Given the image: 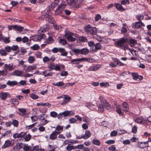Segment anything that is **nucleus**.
Returning <instances> with one entry per match:
<instances>
[{"label":"nucleus","mask_w":151,"mask_h":151,"mask_svg":"<svg viewBox=\"0 0 151 151\" xmlns=\"http://www.w3.org/2000/svg\"><path fill=\"white\" fill-rule=\"evenodd\" d=\"M84 30L87 34L94 35L96 34L97 30L95 27H92L91 25H88L84 28Z\"/></svg>","instance_id":"obj_1"},{"label":"nucleus","mask_w":151,"mask_h":151,"mask_svg":"<svg viewBox=\"0 0 151 151\" xmlns=\"http://www.w3.org/2000/svg\"><path fill=\"white\" fill-rule=\"evenodd\" d=\"M127 41L128 39L127 38H121L116 42V46L118 47H120L121 49L125 50L126 47H127V45H125V44Z\"/></svg>","instance_id":"obj_2"},{"label":"nucleus","mask_w":151,"mask_h":151,"mask_svg":"<svg viewBox=\"0 0 151 151\" xmlns=\"http://www.w3.org/2000/svg\"><path fill=\"white\" fill-rule=\"evenodd\" d=\"M66 6L64 3H62L58 5V8L55 11V14L58 15L62 13L64 9L65 8Z\"/></svg>","instance_id":"obj_3"},{"label":"nucleus","mask_w":151,"mask_h":151,"mask_svg":"<svg viewBox=\"0 0 151 151\" xmlns=\"http://www.w3.org/2000/svg\"><path fill=\"white\" fill-rule=\"evenodd\" d=\"M133 78L134 81H136L138 82H140L142 79L143 76H139L136 73H133Z\"/></svg>","instance_id":"obj_4"},{"label":"nucleus","mask_w":151,"mask_h":151,"mask_svg":"<svg viewBox=\"0 0 151 151\" xmlns=\"http://www.w3.org/2000/svg\"><path fill=\"white\" fill-rule=\"evenodd\" d=\"M25 134L26 133L25 132H21L19 133H16L13 134V137L14 139L23 137H24Z\"/></svg>","instance_id":"obj_5"},{"label":"nucleus","mask_w":151,"mask_h":151,"mask_svg":"<svg viewBox=\"0 0 151 151\" xmlns=\"http://www.w3.org/2000/svg\"><path fill=\"white\" fill-rule=\"evenodd\" d=\"M60 132L55 131L50 135L49 138L52 140L56 139L57 138V135L59 134Z\"/></svg>","instance_id":"obj_6"},{"label":"nucleus","mask_w":151,"mask_h":151,"mask_svg":"<svg viewBox=\"0 0 151 151\" xmlns=\"http://www.w3.org/2000/svg\"><path fill=\"white\" fill-rule=\"evenodd\" d=\"M79 0H67L68 4L70 6L76 7L78 5Z\"/></svg>","instance_id":"obj_7"},{"label":"nucleus","mask_w":151,"mask_h":151,"mask_svg":"<svg viewBox=\"0 0 151 151\" xmlns=\"http://www.w3.org/2000/svg\"><path fill=\"white\" fill-rule=\"evenodd\" d=\"M148 142H139L138 144V147L141 148H143L145 147H147L148 146Z\"/></svg>","instance_id":"obj_8"},{"label":"nucleus","mask_w":151,"mask_h":151,"mask_svg":"<svg viewBox=\"0 0 151 151\" xmlns=\"http://www.w3.org/2000/svg\"><path fill=\"white\" fill-rule=\"evenodd\" d=\"M141 26H145V24L141 21H139L136 22L134 25V28L136 29H139Z\"/></svg>","instance_id":"obj_9"},{"label":"nucleus","mask_w":151,"mask_h":151,"mask_svg":"<svg viewBox=\"0 0 151 151\" xmlns=\"http://www.w3.org/2000/svg\"><path fill=\"white\" fill-rule=\"evenodd\" d=\"M49 27V25L47 24H46L38 31V32L39 33H41L42 32H43L44 31H47L48 30Z\"/></svg>","instance_id":"obj_10"},{"label":"nucleus","mask_w":151,"mask_h":151,"mask_svg":"<svg viewBox=\"0 0 151 151\" xmlns=\"http://www.w3.org/2000/svg\"><path fill=\"white\" fill-rule=\"evenodd\" d=\"M18 84V82L15 81H9L7 82L6 83V84L7 85H9L11 87H13L14 86L17 85Z\"/></svg>","instance_id":"obj_11"},{"label":"nucleus","mask_w":151,"mask_h":151,"mask_svg":"<svg viewBox=\"0 0 151 151\" xmlns=\"http://www.w3.org/2000/svg\"><path fill=\"white\" fill-rule=\"evenodd\" d=\"M101 67V66L100 65H97L91 67L88 70H89L91 71H96L99 69Z\"/></svg>","instance_id":"obj_12"},{"label":"nucleus","mask_w":151,"mask_h":151,"mask_svg":"<svg viewBox=\"0 0 151 151\" xmlns=\"http://www.w3.org/2000/svg\"><path fill=\"white\" fill-rule=\"evenodd\" d=\"M36 66L35 65L28 66L26 68L25 71L26 72H30L32 70L36 69Z\"/></svg>","instance_id":"obj_13"},{"label":"nucleus","mask_w":151,"mask_h":151,"mask_svg":"<svg viewBox=\"0 0 151 151\" xmlns=\"http://www.w3.org/2000/svg\"><path fill=\"white\" fill-rule=\"evenodd\" d=\"M23 71L21 70H15L11 73L12 76H20L22 74Z\"/></svg>","instance_id":"obj_14"},{"label":"nucleus","mask_w":151,"mask_h":151,"mask_svg":"<svg viewBox=\"0 0 151 151\" xmlns=\"http://www.w3.org/2000/svg\"><path fill=\"white\" fill-rule=\"evenodd\" d=\"M53 74L52 72H50L49 70H46L43 72V75L45 77H48L51 76Z\"/></svg>","instance_id":"obj_15"},{"label":"nucleus","mask_w":151,"mask_h":151,"mask_svg":"<svg viewBox=\"0 0 151 151\" xmlns=\"http://www.w3.org/2000/svg\"><path fill=\"white\" fill-rule=\"evenodd\" d=\"M114 5H115V6L117 10L120 11H123L125 10L124 8L122 6L121 4L115 3Z\"/></svg>","instance_id":"obj_16"},{"label":"nucleus","mask_w":151,"mask_h":151,"mask_svg":"<svg viewBox=\"0 0 151 151\" xmlns=\"http://www.w3.org/2000/svg\"><path fill=\"white\" fill-rule=\"evenodd\" d=\"M10 145L12 146L13 145H11V142L9 140H7L5 141L4 144L2 147V148L5 149L9 147Z\"/></svg>","instance_id":"obj_17"},{"label":"nucleus","mask_w":151,"mask_h":151,"mask_svg":"<svg viewBox=\"0 0 151 151\" xmlns=\"http://www.w3.org/2000/svg\"><path fill=\"white\" fill-rule=\"evenodd\" d=\"M24 29V28L23 27L20 26H19L17 25H15V30L18 31L20 33H23L22 32L23 30ZM23 33H24L23 32Z\"/></svg>","instance_id":"obj_18"},{"label":"nucleus","mask_w":151,"mask_h":151,"mask_svg":"<svg viewBox=\"0 0 151 151\" xmlns=\"http://www.w3.org/2000/svg\"><path fill=\"white\" fill-rule=\"evenodd\" d=\"M91 135V134L90 131L86 130L85 134L83 135V139H86L89 138Z\"/></svg>","instance_id":"obj_19"},{"label":"nucleus","mask_w":151,"mask_h":151,"mask_svg":"<svg viewBox=\"0 0 151 151\" xmlns=\"http://www.w3.org/2000/svg\"><path fill=\"white\" fill-rule=\"evenodd\" d=\"M75 146L71 144H68V145L65 147L66 150L68 151H71L72 150L75 149Z\"/></svg>","instance_id":"obj_20"},{"label":"nucleus","mask_w":151,"mask_h":151,"mask_svg":"<svg viewBox=\"0 0 151 151\" xmlns=\"http://www.w3.org/2000/svg\"><path fill=\"white\" fill-rule=\"evenodd\" d=\"M0 40L1 41H3L6 44L10 42L9 37L4 38L1 37H0Z\"/></svg>","instance_id":"obj_21"},{"label":"nucleus","mask_w":151,"mask_h":151,"mask_svg":"<svg viewBox=\"0 0 151 151\" xmlns=\"http://www.w3.org/2000/svg\"><path fill=\"white\" fill-rule=\"evenodd\" d=\"M94 46L95 47V49H94L93 50L95 52H96L97 50H100L101 48V44L100 43H97L95 44Z\"/></svg>","instance_id":"obj_22"},{"label":"nucleus","mask_w":151,"mask_h":151,"mask_svg":"<svg viewBox=\"0 0 151 151\" xmlns=\"http://www.w3.org/2000/svg\"><path fill=\"white\" fill-rule=\"evenodd\" d=\"M46 20L51 23H54L55 22L54 19L50 16H48L46 17Z\"/></svg>","instance_id":"obj_23"},{"label":"nucleus","mask_w":151,"mask_h":151,"mask_svg":"<svg viewBox=\"0 0 151 151\" xmlns=\"http://www.w3.org/2000/svg\"><path fill=\"white\" fill-rule=\"evenodd\" d=\"M103 103V105L106 109H109L110 108V105L106 101L104 100Z\"/></svg>","instance_id":"obj_24"},{"label":"nucleus","mask_w":151,"mask_h":151,"mask_svg":"<svg viewBox=\"0 0 151 151\" xmlns=\"http://www.w3.org/2000/svg\"><path fill=\"white\" fill-rule=\"evenodd\" d=\"M89 50L88 49L85 48L81 49V54L86 55L88 52Z\"/></svg>","instance_id":"obj_25"},{"label":"nucleus","mask_w":151,"mask_h":151,"mask_svg":"<svg viewBox=\"0 0 151 151\" xmlns=\"http://www.w3.org/2000/svg\"><path fill=\"white\" fill-rule=\"evenodd\" d=\"M5 66L7 68H8L9 71H11L14 69V68L13 67V64H6L5 65Z\"/></svg>","instance_id":"obj_26"},{"label":"nucleus","mask_w":151,"mask_h":151,"mask_svg":"<svg viewBox=\"0 0 151 151\" xmlns=\"http://www.w3.org/2000/svg\"><path fill=\"white\" fill-rule=\"evenodd\" d=\"M0 96L1 98L4 100L7 96V93L5 92H1L0 93Z\"/></svg>","instance_id":"obj_27"},{"label":"nucleus","mask_w":151,"mask_h":151,"mask_svg":"<svg viewBox=\"0 0 151 151\" xmlns=\"http://www.w3.org/2000/svg\"><path fill=\"white\" fill-rule=\"evenodd\" d=\"M37 106H48V107H49L51 106V104L48 103H37Z\"/></svg>","instance_id":"obj_28"},{"label":"nucleus","mask_w":151,"mask_h":151,"mask_svg":"<svg viewBox=\"0 0 151 151\" xmlns=\"http://www.w3.org/2000/svg\"><path fill=\"white\" fill-rule=\"evenodd\" d=\"M39 36L37 35H34L30 37L31 40H33L34 41H39Z\"/></svg>","instance_id":"obj_29"},{"label":"nucleus","mask_w":151,"mask_h":151,"mask_svg":"<svg viewBox=\"0 0 151 151\" xmlns=\"http://www.w3.org/2000/svg\"><path fill=\"white\" fill-rule=\"evenodd\" d=\"M35 59L34 57L33 56H29L28 59V62L30 63H32L35 61Z\"/></svg>","instance_id":"obj_30"},{"label":"nucleus","mask_w":151,"mask_h":151,"mask_svg":"<svg viewBox=\"0 0 151 151\" xmlns=\"http://www.w3.org/2000/svg\"><path fill=\"white\" fill-rule=\"evenodd\" d=\"M114 62L116 64L120 66L124 65L125 64L120 62L119 60L117 59H115L114 60Z\"/></svg>","instance_id":"obj_31"},{"label":"nucleus","mask_w":151,"mask_h":151,"mask_svg":"<svg viewBox=\"0 0 151 151\" xmlns=\"http://www.w3.org/2000/svg\"><path fill=\"white\" fill-rule=\"evenodd\" d=\"M79 60V58L72 60H70L71 63L72 64H78L80 62Z\"/></svg>","instance_id":"obj_32"},{"label":"nucleus","mask_w":151,"mask_h":151,"mask_svg":"<svg viewBox=\"0 0 151 151\" xmlns=\"http://www.w3.org/2000/svg\"><path fill=\"white\" fill-rule=\"evenodd\" d=\"M79 40L81 42H88V40L86 37L83 36H81L79 37Z\"/></svg>","instance_id":"obj_33"},{"label":"nucleus","mask_w":151,"mask_h":151,"mask_svg":"<svg viewBox=\"0 0 151 151\" xmlns=\"http://www.w3.org/2000/svg\"><path fill=\"white\" fill-rule=\"evenodd\" d=\"M93 144L99 146L101 145V142L98 139H93Z\"/></svg>","instance_id":"obj_34"},{"label":"nucleus","mask_w":151,"mask_h":151,"mask_svg":"<svg viewBox=\"0 0 151 151\" xmlns=\"http://www.w3.org/2000/svg\"><path fill=\"white\" fill-rule=\"evenodd\" d=\"M73 52L76 54H81V49H74L72 50Z\"/></svg>","instance_id":"obj_35"},{"label":"nucleus","mask_w":151,"mask_h":151,"mask_svg":"<svg viewBox=\"0 0 151 151\" xmlns=\"http://www.w3.org/2000/svg\"><path fill=\"white\" fill-rule=\"evenodd\" d=\"M70 99V97L69 96H68L65 97L63 100V102L62 104H66L68 102Z\"/></svg>","instance_id":"obj_36"},{"label":"nucleus","mask_w":151,"mask_h":151,"mask_svg":"<svg viewBox=\"0 0 151 151\" xmlns=\"http://www.w3.org/2000/svg\"><path fill=\"white\" fill-rule=\"evenodd\" d=\"M52 84L54 86L60 87L63 86L64 84L63 82L60 81L57 82L56 83H53Z\"/></svg>","instance_id":"obj_37"},{"label":"nucleus","mask_w":151,"mask_h":151,"mask_svg":"<svg viewBox=\"0 0 151 151\" xmlns=\"http://www.w3.org/2000/svg\"><path fill=\"white\" fill-rule=\"evenodd\" d=\"M40 48V46L38 44H35L31 47V48L34 50H38Z\"/></svg>","instance_id":"obj_38"},{"label":"nucleus","mask_w":151,"mask_h":151,"mask_svg":"<svg viewBox=\"0 0 151 151\" xmlns=\"http://www.w3.org/2000/svg\"><path fill=\"white\" fill-rule=\"evenodd\" d=\"M12 123V124L14 127H17L18 126V121L16 120H13Z\"/></svg>","instance_id":"obj_39"},{"label":"nucleus","mask_w":151,"mask_h":151,"mask_svg":"<svg viewBox=\"0 0 151 151\" xmlns=\"http://www.w3.org/2000/svg\"><path fill=\"white\" fill-rule=\"evenodd\" d=\"M135 55V57H133V60H134L137 59V58L138 56V54L136 53V50L133 49V56H134V54Z\"/></svg>","instance_id":"obj_40"},{"label":"nucleus","mask_w":151,"mask_h":151,"mask_svg":"<svg viewBox=\"0 0 151 151\" xmlns=\"http://www.w3.org/2000/svg\"><path fill=\"white\" fill-rule=\"evenodd\" d=\"M11 102L14 105H17L19 104L18 101L16 99H11Z\"/></svg>","instance_id":"obj_41"},{"label":"nucleus","mask_w":151,"mask_h":151,"mask_svg":"<svg viewBox=\"0 0 151 151\" xmlns=\"http://www.w3.org/2000/svg\"><path fill=\"white\" fill-rule=\"evenodd\" d=\"M31 136L29 134L26 135L24 137V140L26 141H29L31 139Z\"/></svg>","instance_id":"obj_42"},{"label":"nucleus","mask_w":151,"mask_h":151,"mask_svg":"<svg viewBox=\"0 0 151 151\" xmlns=\"http://www.w3.org/2000/svg\"><path fill=\"white\" fill-rule=\"evenodd\" d=\"M97 106L99 109V111L100 112H103L104 111V110L103 106L100 104L98 105Z\"/></svg>","instance_id":"obj_43"},{"label":"nucleus","mask_w":151,"mask_h":151,"mask_svg":"<svg viewBox=\"0 0 151 151\" xmlns=\"http://www.w3.org/2000/svg\"><path fill=\"white\" fill-rule=\"evenodd\" d=\"M0 54L2 56H6L7 55V53L4 50L1 49L0 50Z\"/></svg>","instance_id":"obj_44"},{"label":"nucleus","mask_w":151,"mask_h":151,"mask_svg":"<svg viewBox=\"0 0 151 151\" xmlns=\"http://www.w3.org/2000/svg\"><path fill=\"white\" fill-rule=\"evenodd\" d=\"M54 40L52 37L50 36L48 38L47 42L48 43H51L53 42Z\"/></svg>","instance_id":"obj_45"},{"label":"nucleus","mask_w":151,"mask_h":151,"mask_svg":"<svg viewBox=\"0 0 151 151\" xmlns=\"http://www.w3.org/2000/svg\"><path fill=\"white\" fill-rule=\"evenodd\" d=\"M30 96L33 99H37L38 98V95L33 93H32L30 95Z\"/></svg>","instance_id":"obj_46"},{"label":"nucleus","mask_w":151,"mask_h":151,"mask_svg":"<svg viewBox=\"0 0 151 151\" xmlns=\"http://www.w3.org/2000/svg\"><path fill=\"white\" fill-rule=\"evenodd\" d=\"M19 84H18L17 85L18 86H20V85H26V81L25 80H21V81L19 83Z\"/></svg>","instance_id":"obj_47"},{"label":"nucleus","mask_w":151,"mask_h":151,"mask_svg":"<svg viewBox=\"0 0 151 151\" xmlns=\"http://www.w3.org/2000/svg\"><path fill=\"white\" fill-rule=\"evenodd\" d=\"M59 42L62 45H65L66 43V41L65 39H60L59 40Z\"/></svg>","instance_id":"obj_48"},{"label":"nucleus","mask_w":151,"mask_h":151,"mask_svg":"<svg viewBox=\"0 0 151 151\" xmlns=\"http://www.w3.org/2000/svg\"><path fill=\"white\" fill-rule=\"evenodd\" d=\"M71 33L70 32H67L65 34V37L68 40L69 39V38H70V37L72 36Z\"/></svg>","instance_id":"obj_49"},{"label":"nucleus","mask_w":151,"mask_h":151,"mask_svg":"<svg viewBox=\"0 0 151 151\" xmlns=\"http://www.w3.org/2000/svg\"><path fill=\"white\" fill-rule=\"evenodd\" d=\"M37 123V122H35L34 124H32V125H30L29 126H26L25 127V128L26 129H30L33 127H34L35 125V124Z\"/></svg>","instance_id":"obj_50"},{"label":"nucleus","mask_w":151,"mask_h":151,"mask_svg":"<svg viewBox=\"0 0 151 151\" xmlns=\"http://www.w3.org/2000/svg\"><path fill=\"white\" fill-rule=\"evenodd\" d=\"M100 86H109V83L108 82H102L100 83Z\"/></svg>","instance_id":"obj_51"},{"label":"nucleus","mask_w":151,"mask_h":151,"mask_svg":"<svg viewBox=\"0 0 151 151\" xmlns=\"http://www.w3.org/2000/svg\"><path fill=\"white\" fill-rule=\"evenodd\" d=\"M3 117L2 116H0V130L2 128V125L4 124V122L2 121Z\"/></svg>","instance_id":"obj_52"},{"label":"nucleus","mask_w":151,"mask_h":151,"mask_svg":"<svg viewBox=\"0 0 151 151\" xmlns=\"http://www.w3.org/2000/svg\"><path fill=\"white\" fill-rule=\"evenodd\" d=\"M134 121L135 122L138 124H141L142 122V119L139 118L134 119Z\"/></svg>","instance_id":"obj_53"},{"label":"nucleus","mask_w":151,"mask_h":151,"mask_svg":"<svg viewBox=\"0 0 151 151\" xmlns=\"http://www.w3.org/2000/svg\"><path fill=\"white\" fill-rule=\"evenodd\" d=\"M137 63L139 64L138 67H140L143 69L145 68V65L141 63L139 61H137Z\"/></svg>","instance_id":"obj_54"},{"label":"nucleus","mask_w":151,"mask_h":151,"mask_svg":"<svg viewBox=\"0 0 151 151\" xmlns=\"http://www.w3.org/2000/svg\"><path fill=\"white\" fill-rule=\"evenodd\" d=\"M134 60V61L133 62V63H134V67L136 68H138L139 64H137V61H139V60L137 59Z\"/></svg>","instance_id":"obj_55"},{"label":"nucleus","mask_w":151,"mask_h":151,"mask_svg":"<svg viewBox=\"0 0 151 151\" xmlns=\"http://www.w3.org/2000/svg\"><path fill=\"white\" fill-rule=\"evenodd\" d=\"M18 110L20 112L24 114L26 112V110L24 108H18Z\"/></svg>","instance_id":"obj_56"},{"label":"nucleus","mask_w":151,"mask_h":151,"mask_svg":"<svg viewBox=\"0 0 151 151\" xmlns=\"http://www.w3.org/2000/svg\"><path fill=\"white\" fill-rule=\"evenodd\" d=\"M115 142V141L114 140H109L106 141L105 143L109 145L113 144Z\"/></svg>","instance_id":"obj_57"},{"label":"nucleus","mask_w":151,"mask_h":151,"mask_svg":"<svg viewBox=\"0 0 151 151\" xmlns=\"http://www.w3.org/2000/svg\"><path fill=\"white\" fill-rule=\"evenodd\" d=\"M75 149H82L84 147V145H78L76 146H75Z\"/></svg>","instance_id":"obj_58"},{"label":"nucleus","mask_w":151,"mask_h":151,"mask_svg":"<svg viewBox=\"0 0 151 151\" xmlns=\"http://www.w3.org/2000/svg\"><path fill=\"white\" fill-rule=\"evenodd\" d=\"M23 149L24 151H28L29 150V147L27 145H24L23 146Z\"/></svg>","instance_id":"obj_59"},{"label":"nucleus","mask_w":151,"mask_h":151,"mask_svg":"<svg viewBox=\"0 0 151 151\" xmlns=\"http://www.w3.org/2000/svg\"><path fill=\"white\" fill-rule=\"evenodd\" d=\"M116 148L114 145H113L109 147V150L112 151H115Z\"/></svg>","instance_id":"obj_60"},{"label":"nucleus","mask_w":151,"mask_h":151,"mask_svg":"<svg viewBox=\"0 0 151 151\" xmlns=\"http://www.w3.org/2000/svg\"><path fill=\"white\" fill-rule=\"evenodd\" d=\"M136 18L139 21H141L140 20V19H144V16L143 15H137L136 16Z\"/></svg>","instance_id":"obj_61"},{"label":"nucleus","mask_w":151,"mask_h":151,"mask_svg":"<svg viewBox=\"0 0 151 151\" xmlns=\"http://www.w3.org/2000/svg\"><path fill=\"white\" fill-rule=\"evenodd\" d=\"M55 65L53 63H51L49 66V68L51 70H54Z\"/></svg>","instance_id":"obj_62"},{"label":"nucleus","mask_w":151,"mask_h":151,"mask_svg":"<svg viewBox=\"0 0 151 151\" xmlns=\"http://www.w3.org/2000/svg\"><path fill=\"white\" fill-rule=\"evenodd\" d=\"M101 17L100 15L99 14H97L95 18V21H99L101 19Z\"/></svg>","instance_id":"obj_63"},{"label":"nucleus","mask_w":151,"mask_h":151,"mask_svg":"<svg viewBox=\"0 0 151 151\" xmlns=\"http://www.w3.org/2000/svg\"><path fill=\"white\" fill-rule=\"evenodd\" d=\"M63 129V127L60 125L57 126L55 128V130L58 131H61Z\"/></svg>","instance_id":"obj_64"}]
</instances>
